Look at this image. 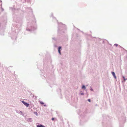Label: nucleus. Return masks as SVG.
<instances>
[{"mask_svg":"<svg viewBox=\"0 0 127 127\" xmlns=\"http://www.w3.org/2000/svg\"><path fill=\"white\" fill-rule=\"evenodd\" d=\"M22 102L27 107H28L29 106V104L27 103L26 102H25L24 101H22Z\"/></svg>","mask_w":127,"mask_h":127,"instance_id":"obj_1","label":"nucleus"},{"mask_svg":"<svg viewBox=\"0 0 127 127\" xmlns=\"http://www.w3.org/2000/svg\"><path fill=\"white\" fill-rule=\"evenodd\" d=\"M112 73L113 76L114 77V78L116 79V77L115 76V73L114 72H112Z\"/></svg>","mask_w":127,"mask_h":127,"instance_id":"obj_2","label":"nucleus"},{"mask_svg":"<svg viewBox=\"0 0 127 127\" xmlns=\"http://www.w3.org/2000/svg\"><path fill=\"white\" fill-rule=\"evenodd\" d=\"M61 47H59L58 52H59V53H60V54H61L60 49H61Z\"/></svg>","mask_w":127,"mask_h":127,"instance_id":"obj_3","label":"nucleus"},{"mask_svg":"<svg viewBox=\"0 0 127 127\" xmlns=\"http://www.w3.org/2000/svg\"><path fill=\"white\" fill-rule=\"evenodd\" d=\"M44 127V126L41 125H38L37 126V127Z\"/></svg>","mask_w":127,"mask_h":127,"instance_id":"obj_4","label":"nucleus"},{"mask_svg":"<svg viewBox=\"0 0 127 127\" xmlns=\"http://www.w3.org/2000/svg\"><path fill=\"white\" fill-rule=\"evenodd\" d=\"M82 89H85L86 88L85 87V86H83L82 87Z\"/></svg>","mask_w":127,"mask_h":127,"instance_id":"obj_5","label":"nucleus"},{"mask_svg":"<svg viewBox=\"0 0 127 127\" xmlns=\"http://www.w3.org/2000/svg\"><path fill=\"white\" fill-rule=\"evenodd\" d=\"M123 78L124 79V80L125 81H126V80L127 79H125V77L123 76Z\"/></svg>","mask_w":127,"mask_h":127,"instance_id":"obj_6","label":"nucleus"},{"mask_svg":"<svg viewBox=\"0 0 127 127\" xmlns=\"http://www.w3.org/2000/svg\"><path fill=\"white\" fill-rule=\"evenodd\" d=\"M40 104H44V103L42 101H40Z\"/></svg>","mask_w":127,"mask_h":127,"instance_id":"obj_7","label":"nucleus"},{"mask_svg":"<svg viewBox=\"0 0 127 127\" xmlns=\"http://www.w3.org/2000/svg\"><path fill=\"white\" fill-rule=\"evenodd\" d=\"M88 100V101L89 102H91V100L90 99H89Z\"/></svg>","mask_w":127,"mask_h":127,"instance_id":"obj_8","label":"nucleus"},{"mask_svg":"<svg viewBox=\"0 0 127 127\" xmlns=\"http://www.w3.org/2000/svg\"><path fill=\"white\" fill-rule=\"evenodd\" d=\"M54 118H52V120L53 121L54 120Z\"/></svg>","mask_w":127,"mask_h":127,"instance_id":"obj_9","label":"nucleus"},{"mask_svg":"<svg viewBox=\"0 0 127 127\" xmlns=\"http://www.w3.org/2000/svg\"><path fill=\"white\" fill-rule=\"evenodd\" d=\"M82 94V95H83V94Z\"/></svg>","mask_w":127,"mask_h":127,"instance_id":"obj_10","label":"nucleus"}]
</instances>
